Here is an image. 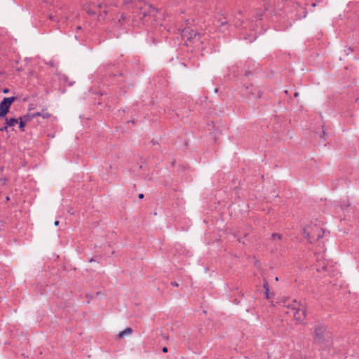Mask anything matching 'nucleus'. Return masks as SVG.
I'll list each match as a JSON object with an SVG mask.
<instances>
[{
	"instance_id": "f257e3e1",
	"label": "nucleus",
	"mask_w": 359,
	"mask_h": 359,
	"mask_svg": "<svg viewBox=\"0 0 359 359\" xmlns=\"http://www.w3.org/2000/svg\"><path fill=\"white\" fill-rule=\"evenodd\" d=\"M283 306L289 309L286 313H292L297 323L304 322L306 318V306L301 302L288 299L283 302Z\"/></svg>"
},
{
	"instance_id": "f03ea898",
	"label": "nucleus",
	"mask_w": 359,
	"mask_h": 359,
	"mask_svg": "<svg viewBox=\"0 0 359 359\" xmlns=\"http://www.w3.org/2000/svg\"><path fill=\"white\" fill-rule=\"evenodd\" d=\"M303 236L309 241V243H312L323 237L324 230L322 228H318L316 226L306 227L304 229Z\"/></svg>"
},
{
	"instance_id": "7ed1b4c3",
	"label": "nucleus",
	"mask_w": 359,
	"mask_h": 359,
	"mask_svg": "<svg viewBox=\"0 0 359 359\" xmlns=\"http://www.w3.org/2000/svg\"><path fill=\"white\" fill-rule=\"evenodd\" d=\"M17 100V97H4L0 102V118H5L9 111L12 103Z\"/></svg>"
},
{
	"instance_id": "20e7f679",
	"label": "nucleus",
	"mask_w": 359,
	"mask_h": 359,
	"mask_svg": "<svg viewBox=\"0 0 359 359\" xmlns=\"http://www.w3.org/2000/svg\"><path fill=\"white\" fill-rule=\"evenodd\" d=\"M332 262L326 259L323 255H318L316 257V270L318 272H330V266Z\"/></svg>"
},
{
	"instance_id": "39448f33",
	"label": "nucleus",
	"mask_w": 359,
	"mask_h": 359,
	"mask_svg": "<svg viewBox=\"0 0 359 359\" xmlns=\"http://www.w3.org/2000/svg\"><path fill=\"white\" fill-rule=\"evenodd\" d=\"M326 330V327L320 323L316 324L314 328V339L315 341L321 344L324 341V334Z\"/></svg>"
},
{
	"instance_id": "423d86ee",
	"label": "nucleus",
	"mask_w": 359,
	"mask_h": 359,
	"mask_svg": "<svg viewBox=\"0 0 359 359\" xmlns=\"http://www.w3.org/2000/svg\"><path fill=\"white\" fill-rule=\"evenodd\" d=\"M182 36L189 41L200 40V34L190 28H185L182 31Z\"/></svg>"
},
{
	"instance_id": "0eeeda50",
	"label": "nucleus",
	"mask_w": 359,
	"mask_h": 359,
	"mask_svg": "<svg viewBox=\"0 0 359 359\" xmlns=\"http://www.w3.org/2000/svg\"><path fill=\"white\" fill-rule=\"evenodd\" d=\"M5 121L6 125L0 128V132H4L6 130L8 127H13L15 124L18 123V119L15 118H8L5 117Z\"/></svg>"
},
{
	"instance_id": "6e6552de",
	"label": "nucleus",
	"mask_w": 359,
	"mask_h": 359,
	"mask_svg": "<svg viewBox=\"0 0 359 359\" xmlns=\"http://www.w3.org/2000/svg\"><path fill=\"white\" fill-rule=\"evenodd\" d=\"M19 120H20V121H18L19 128H20L21 131H24L25 130V123L27 121L31 120L29 114L25 115L23 116L20 117Z\"/></svg>"
},
{
	"instance_id": "1a4fd4ad",
	"label": "nucleus",
	"mask_w": 359,
	"mask_h": 359,
	"mask_svg": "<svg viewBox=\"0 0 359 359\" xmlns=\"http://www.w3.org/2000/svg\"><path fill=\"white\" fill-rule=\"evenodd\" d=\"M29 116H30L31 119L32 118H34L36 116H41L43 118H49L50 116V114H49L48 112L43 111L42 112L33 113L31 115H29Z\"/></svg>"
},
{
	"instance_id": "9d476101",
	"label": "nucleus",
	"mask_w": 359,
	"mask_h": 359,
	"mask_svg": "<svg viewBox=\"0 0 359 359\" xmlns=\"http://www.w3.org/2000/svg\"><path fill=\"white\" fill-rule=\"evenodd\" d=\"M132 332H133V330L131 328H130V327H127L125 330H123V331H121L118 333V337L119 338H123L126 335L130 334Z\"/></svg>"
},
{
	"instance_id": "9b49d317",
	"label": "nucleus",
	"mask_w": 359,
	"mask_h": 359,
	"mask_svg": "<svg viewBox=\"0 0 359 359\" xmlns=\"http://www.w3.org/2000/svg\"><path fill=\"white\" fill-rule=\"evenodd\" d=\"M263 287L264 289V293L266 292H269V284L266 280H264Z\"/></svg>"
},
{
	"instance_id": "f8f14e48",
	"label": "nucleus",
	"mask_w": 359,
	"mask_h": 359,
	"mask_svg": "<svg viewBox=\"0 0 359 359\" xmlns=\"http://www.w3.org/2000/svg\"><path fill=\"white\" fill-rule=\"evenodd\" d=\"M272 240L278 239L280 240L282 238V236L280 234L273 233L271 235Z\"/></svg>"
},
{
	"instance_id": "ddd939ff",
	"label": "nucleus",
	"mask_w": 359,
	"mask_h": 359,
	"mask_svg": "<svg viewBox=\"0 0 359 359\" xmlns=\"http://www.w3.org/2000/svg\"><path fill=\"white\" fill-rule=\"evenodd\" d=\"M265 294V297L266 299H269L271 297V294H270V291L269 292H266L264 293Z\"/></svg>"
},
{
	"instance_id": "4468645a",
	"label": "nucleus",
	"mask_w": 359,
	"mask_h": 359,
	"mask_svg": "<svg viewBox=\"0 0 359 359\" xmlns=\"http://www.w3.org/2000/svg\"><path fill=\"white\" fill-rule=\"evenodd\" d=\"M94 6H96L97 9L101 8L102 7V3H98Z\"/></svg>"
},
{
	"instance_id": "2eb2a0df",
	"label": "nucleus",
	"mask_w": 359,
	"mask_h": 359,
	"mask_svg": "<svg viewBox=\"0 0 359 359\" xmlns=\"http://www.w3.org/2000/svg\"><path fill=\"white\" fill-rule=\"evenodd\" d=\"M86 11H87V12H88L89 13H92V14H95V13H97V12L96 10L90 11V10H88L87 8H86Z\"/></svg>"
},
{
	"instance_id": "dca6fc26",
	"label": "nucleus",
	"mask_w": 359,
	"mask_h": 359,
	"mask_svg": "<svg viewBox=\"0 0 359 359\" xmlns=\"http://www.w3.org/2000/svg\"><path fill=\"white\" fill-rule=\"evenodd\" d=\"M171 285L173 286V287H178L179 286V284L177 283V282H171Z\"/></svg>"
},
{
	"instance_id": "f3484780",
	"label": "nucleus",
	"mask_w": 359,
	"mask_h": 359,
	"mask_svg": "<svg viewBox=\"0 0 359 359\" xmlns=\"http://www.w3.org/2000/svg\"><path fill=\"white\" fill-rule=\"evenodd\" d=\"M349 206V204L348 203H346V205H341V208L342 210H344L346 208L348 207Z\"/></svg>"
},
{
	"instance_id": "a211bd4d",
	"label": "nucleus",
	"mask_w": 359,
	"mask_h": 359,
	"mask_svg": "<svg viewBox=\"0 0 359 359\" xmlns=\"http://www.w3.org/2000/svg\"><path fill=\"white\" fill-rule=\"evenodd\" d=\"M8 92H9V89H8V88H4V89L3 90V93H8Z\"/></svg>"
},
{
	"instance_id": "6ab92c4d",
	"label": "nucleus",
	"mask_w": 359,
	"mask_h": 359,
	"mask_svg": "<svg viewBox=\"0 0 359 359\" xmlns=\"http://www.w3.org/2000/svg\"><path fill=\"white\" fill-rule=\"evenodd\" d=\"M162 351H163V353H167V352H168V348H167V347H163V348H162Z\"/></svg>"
},
{
	"instance_id": "aec40b11",
	"label": "nucleus",
	"mask_w": 359,
	"mask_h": 359,
	"mask_svg": "<svg viewBox=\"0 0 359 359\" xmlns=\"http://www.w3.org/2000/svg\"><path fill=\"white\" fill-rule=\"evenodd\" d=\"M138 197H139L140 199H142L144 198V194H140Z\"/></svg>"
},
{
	"instance_id": "412c9836",
	"label": "nucleus",
	"mask_w": 359,
	"mask_h": 359,
	"mask_svg": "<svg viewBox=\"0 0 359 359\" xmlns=\"http://www.w3.org/2000/svg\"><path fill=\"white\" fill-rule=\"evenodd\" d=\"M255 40V36H252V38L249 39L250 42H252Z\"/></svg>"
},
{
	"instance_id": "4be33fe9",
	"label": "nucleus",
	"mask_w": 359,
	"mask_h": 359,
	"mask_svg": "<svg viewBox=\"0 0 359 359\" xmlns=\"http://www.w3.org/2000/svg\"><path fill=\"white\" fill-rule=\"evenodd\" d=\"M62 79H64L65 81H67L68 78L67 77V76H64L62 77Z\"/></svg>"
},
{
	"instance_id": "5701e85b",
	"label": "nucleus",
	"mask_w": 359,
	"mask_h": 359,
	"mask_svg": "<svg viewBox=\"0 0 359 359\" xmlns=\"http://www.w3.org/2000/svg\"><path fill=\"white\" fill-rule=\"evenodd\" d=\"M227 22L226 21L224 22H221V26H224V25H226Z\"/></svg>"
},
{
	"instance_id": "b1692460",
	"label": "nucleus",
	"mask_w": 359,
	"mask_h": 359,
	"mask_svg": "<svg viewBox=\"0 0 359 359\" xmlns=\"http://www.w3.org/2000/svg\"><path fill=\"white\" fill-rule=\"evenodd\" d=\"M54 224H55V226H58V225H59V221H55V223H54Z\"/></svg>"
},
{
	"instance_id": "393cba45",
	"label": "nucleus",
	"mask_w": 359,
	"mask_h": 359,
	"mask_svg": "<svg viewBox=\"0 0 359 359\" xmlns=\"http://www.w3.org/2000/svg\"><path fill=\"white\" fill-rule=\"evenodd\" d=\"M149 8H150V9H151V10H152V11H154L155 10V8H154V7H152V6H149Z\"/></svg>"
},
{
	"instance_id": "a878e982",
	"label": "nucleus",
	"mask_w": 359,
	"mask_h": 359,
	"mask_svg": "<svg viewBox=\"0 0 359 359\" xmlns=\"http://www.w3.org/2000/svg\"><path fill=\"white\" fill-rule=\"evenodd\" d=\"M9 200H10L9 196H6V201H8Z\"/></svg>"
},
{
	"instance_id": "bb28decb",
	"label": "nucleus",
	"mask_w": 359,
	"mask_h": 359,
	"mask_svg": "<svg viewBox=\"0 0 359 359\" xmlns=\"http://www.w3.org/2000/svg\"><path fill=\"white\" fill-rule=\"evenodd\" d=\"M250 74V73L249 72H246L245 74V76H248Z\"/></svg>"
},
{
	"instance_id": "cd10ccee",
	"label": "nucleus",
	"mask_w": 359,
	"mask_h": 359,
	"mask_svg": "<svg viewBox=\"0 0 359 359\" xmlns=\"http://www.w3.org/2000/svg\"><path fill=\"white\" fill-rule=\"evenodd\" d=\"M316 6V3H313V4H312V6H313V7H315Z\"/></svg>"
},
{
	"instance_id": "c85d7f7f",
	"label": "nucleus",
	"mask_w": 359,
	"mask_h": 359,
	"mask_svg": "<svg viewBox=\"0 0 359 359\" xmlns=\"http://www.w3.org/2000/svg\"><path fill=\"white\" fill-rule=\"evenodd\" d=\"M294 96H295V97H297V96H298V93H294Z\"/></svg>"
},
{
	"instance_id": "c756f323",
	"label": "nucleus",
	"mask_w": 359,
	"mask_h": 359,
	"mask_svg": "<svg viewBox=\"0 0 359 359\" xmlns=\"http://www.w3.org/2000/svg\"><path fill=\"white\" fill-rule=\"evenodd\" d=\"M93 261H94V259H90V262H93Z\"/></svg>"
},
{
	"instance_id": "7c9ffc66",
	"label": "nucleus",
	"mask_w": 359,
	"mask_h": 359,
	"mask_svg": "<svg viewBox=\"0 0 359 359\" xmlns=\"http://www.w3.org/2000/svg\"><path fill=\"white\" fill-rule=\"evenodd\" d=\"M122 19L124 20L125 19V16L124 15H122Z\"/></svg>"
},
{
	"instance_id": "2f4dec72",
	"label": "nucleus",
	"mask_w": 359,
	"mask_h": 359,
	"mask_svg": "<svg viewBox=\"0 0 359 359\" xmlns=\"http://www.w3.org/2000/svg\"><path fill=\"white\" fill-rule=\"evenodd\" d=\"M72 84H73V83H72V82L69 83V86H72Z\"/></svg>"
}]
</instances>
